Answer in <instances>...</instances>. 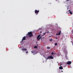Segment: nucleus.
<instances>
[{"instance_id": "obj_14", "label": "nucleus", "mask_w": 73, "mask_h": 73, "mask_svg": "<svg viewBox=\"0 0 73 73\" xmlns=\"http://www.w3.org/2000/svg\"><path fill=\"white\" fill-rule=\"evenodd\" d=\"M47 48L48 49H50V48L49 47V46H47Z\"/></svg>"}, {"instance_id": "obj_38", "label": "nucleus", "mask_w": 73, "mask_h": 73, "mask_svg": "<svg viewBox=\"0 0 73 73\" xmlns=\"http://www.w3.org/2000/svg\"><path fill=\"white\" fill-rule=\"evenodd\" d=\"M52 36H53V35H52Z\"/></svg>"}, {"instance_id": "obj_39", "label": "nucleus", "mask_w": 73, "mask_h": 73, "mask_svg": "<svg viewBox=\"0 0 73 73\" xmlns=\"http://www.w3.org/2000/svg\"><path fill=\"white\" fill-rule=\"evenodd\" d=\"M51 33H52V32H51Z\"/></svg>"}, {"instance_id": "obj_31", "label": "nucleus", "mask_w": 73, "mask_h": 73, "mask_svg": "<svg viewBox=\"0 0 73 73\" xmlns=\"http://www.w3.org/2000/svg\"><path fill=\"white\" fill-rule=\"evenodd\" d=\"M51 37V36H49V37Z\"/></svg>"}, {"instance_id": "obj_29", "label": "nucleus", "mask_w": 73, "mask_h": 73, "mask_svg": "<svg viewBox=\"0 0 73 73\" xmlns=\"http://www.w3.org/2000/svg\"><path fill=\"white\" fill-rule=\"evenodd\" d=\"M67 1H69V0H66Z\"/></svg>"}, {"instance_id": "obj_25", "label": "nucleus", "mask_w": 73, "mask_h": 73, "mask_svg": "<svg viewBox=\"0 0 73 73\" xmlns=\"http://www.w3.org/2000/svg\"><path fill=\"white\" fill-rule=\"evenodd\" d=\"M40 39V38H38V40H39Z\"/></svg>"}, {"instance_id": "obj_22", "label": "nucleus", "mask_w": 73, "mask_h": 73, "mask_svg": "<svg viewBox=\"0 0 73 73\" xmlns=\"http://www.w3.org/2000/svg\"><path fill=\"white\" fill-rule=\"evenodd\" d=\"M46 32V33H49V31H47Z\"/></svg>"}, {"instance_id": "obj_8", "label": "nucleus", "mask_w": 73, "mask_h": 73, "mask_svg": "<svg viewBox=\"0 0 73 73\" xmlns=\"http://www.w3.org/2000/svg\"><path fill=\"white\" fill-rule=\"evenodd\" d=\"M61 31H59V33H58V36H59V35H61Z\"/></svg>"}, {"instance_id": "obj_26", "label": "nucleus", "mask_w": 73, "mask_h": 73, "mask_svg": "<svg viewBox=\"0 0 73 73\" xmlns=\"http://www.w3.org/2000/svg\"><path fill=\"white\" fill-rule=\"evenodd\" d=\"M56 35H58V34L57 33L56 34Z\"/></svg>"}, {"instance_id": "obj_5", "label": "nucleus", "mask_w": 73, "mask_h": 73, "mask_svg": "<svg viewBox=\"0 0 73 73\" xmlns=\"http://www.w3.org/2000/svg\"><path fill=\"white\" fill-rule=\"evenodd\" d=\"M25 39H26V36H25L22 39V41L23 40H23H25Z\"/></svg>"}, {"instance_id": "obj_18", "label": "nucleus", "mask_w": 73, "mask_h": 73, "mask_svg": "<svg viewBox=\"0 0 73 73\" xmlns=\"http://www.w3.org/2000/svg\"><path fill=\"white\" fill-rule=\"evenodd\" d=\"M54 53L53 52L51 53V54H52V55H53V54H54Z\"/></svg>"}, {"instance_id": "obj_17", "label": "nucleus", "mask_w": 73, "mask_h": 73, "mask_svg": "<svg viewBox=\"0 0 73 73\" xmlns=\"http://www.w3.org/2000/svg\"><path fill=\"white\" fill-rule=\"evenodd\" d=\"M57 44H58L57 43H55V46H56V45H57Z\"/></svg>"}, {"instance_id": "obj_33", "label": "nucleus", "mask_w": 73, "mask_h": 73, "mask_svg": "<svg viewBox=\"0 0 73 73\" xmlns=\"http://www.w3.org/2000/svg\"><path fill=\"white\" fill-rule=\"evenodd\" d=\"M61 65H62V64H60V66H61Z\"/></svg>"}, {"instance_id": "obj_23", "label": "nucleus", "mask_w": 73, "mask_h": 73, "mask_svg": "<svg viewBox=\"0 0 73 73\" xmlns=\"http://www.w3.org/2000/svg\"><path fill=\"white\" fill-rule=\"evenodd\" d=\"M55 39H57V37H55Z\"/></svg>"}, {"instance_id": "obj_30", "label": "nucleus", "mask_w": 73, "mask_h": 73, "mask_svg": "<svg viewBox=\"0 0 73 73\" xmlns=\"http://www.w3.org/2000/svg\"><path fill=\"white\" fill-rule=\"evenodd\" d=\"M40 33H42V31H40Z\"/></svg>"}, {"instance_id": "obj_37", "label": "nucleus", "mask_w": 73, "mask_h": 73, "mask_svg": "<svg viewBox=\"0 0 73 73\" xmlns=\"http://www.w3.org/2000/svg\"><path fill=\"white\" fill-rule=\"evenodd\" d=\"M43 38H44V37H43Z\"/></svg>"}, {"instance_id": "obj_9", "label": "nucleus", "mask_w": 73, "mask_h": 73, "mask_svg": "<svg viewBox=\"0 0 73 73\" xmlns=\"http://www.w3.org/2000/svg\"><path fill=\"white\" fill-rule=\"evenodd\" d=\"M40 35H39L38 36H37V37L36 38V39H37V38H39V37H40Z\"/></svg>"}, {"instance_id": "obj_10", "label": "nucleus", "mask_w": 73, "mask_h": 73, "mask_svg": "<svg viewBox=\"0 0 73 73\" xmlns=\"http://www.w3.org/2000/svg\"><path fill=\"white\" fill-rule=\"evenodd\" d=\"M70 14V15H72L73 14V13H72V11H70V12H69Z\"/></svg>"}, {"instance_id": "obj_11", "label": "nucleus", "mask_w": 73, "mask_h": 73, "mask_svg": "<svg viewBox=\"0 0 73 73\" xmlns=\"http://www.w3.org/2000/svg\"><path fill=\"white\" fill-rule=\"evenodd\" d=\"M46 32L45 33H43V34H44V35H43L42 36H44V35H45V34H46Z\"/></svg>"}, {"instance_id": "obj_2", "label": "nucleus", "mask_w": 73, "mask_h": 73, "mask_svg": "<svg viewBox=\"0 0 73 73\" xmlns=\"http://www.w3.org/2000/svg\"><path fill=\"white\" fill-rule=\"evenodd\" d=\"M53 57L52 56L50 55L49 56H48L47 60L49 59V60H51V59H53Z\"/></svg>"}, {"instance_id": "obj_21", "label": "nucleus", "mask_w": 73, "mask_h": 73, "mask_svg": "<svg viewBox=\"0 0 73 73\" xmlns=\"http://www.w3.org/2000/svg\"><path fill=\"white\" fill-rule=\"evenodd\" d=\"M41 36H40V37L39 38V39H41Z\"/></svg>"}, {"instance_id": "obj_28", "label": "nucleus", "mask_w": 73, "mask_h": 73, "mask_svg": "<svg viewBox=\"0 0 73 73\" xmlns=\"http://www.w3.org/2000/svg\"><path fill=\"white\" fill-rule=\"evenodd\" d=\"M54 54H56V53H54Z\"/></svg>"}, {"instance_id": "obj_15", "label": "nucleus", "mask_w": 73, "mask_h": 73, "mask_svg": "<svg viewBox=\"0 0 73 73\" xmlns=\"http://www.w3.org/2000/svg\"><path fill=\"white\" fill-rule=\"evenodd\" d=\"M50 41H53V39L52 38H51L50 39Z\"/></svg>"}, {"instance_id": "obj_6", "label": "nucleus", "mask_w": 73, "mask_h": 73, "mask_svg": "<svg viewBox=\"0 0 73 73\" xmlns=\"http://www.w3.org/2000/svg\"><path fill=\"white\" fill-rule=\"evenodd\" d=\"M59 69H61V70L62 69H63V67L62 66H60L59 67Z\"/></svg>"}, {"instance_id": "obj_24", "label": "nucleus", "mask_w": 73, "mask_h": 73, "mask_svg": "<svg viewBox=\"0 0 73 73\" xmlns=\"http://www.w3.org/2000/svg\"><path fill=\"white\" fill-rule=\"evenodd\" d=\"M26 53H28V52L27 51Z\"/></svg>"}, {"instance_id": "obj_19", "label": "nucleus", "mask_w": 73, "mask_h": 73, "mask_svg": "<svg viewBox=\"0 0 73 73\" xmlns=\"http://www.w3.org/2000/svg\"><path fill=\"white\" fill-rule=\"evenodd\" d=\"M68 13V14H69V12H68V11L66 13Z\"/></svg>"}, {"instance_id": "obj_36", "label": "nucleus", "mask_w": 73, "mask_h": 73, "mask_svg": "<svg viewBox=\"0 0 73 73\" xmlns=\"http://www.w3.org/2000/svg\"><path fill=\"white\" fill-rule=\"evenodd\" d=\"M37 46H38V44H37Z\"/></svg>"}, {"instance_id": "obj_1", "label": "nucleus", "mask_w": 73, "mask_h": 73, "mask_svg": "<svg viewBox=\"0 0 73 73\" xmlns=\"http://www.w3.org/2000/svg\"><path fill=\"white\" fill-rule=\"evenodd\" d=\"M27 35L29 36V37H31L32 36H33V34L32 33V32L31 31H30V32L28 33Z\"/></svg>"}, {"instance_id": "obj_40", "label": "nucleus", "mask_w": 73, "mask_h": 73, "mask_svg": "<svg viewBox=\"0 0 73 73\" xmlns=\"http://www.w3.org/2000/svg\"><path fill=\"white\" fill-rule=\"evenodd\" d=\"M43 35H44V34H43Z\"/></svg>"}, {"instance_id": "obj_32", "label": "nucleus", "mask_w": 73, "mask_h": 73, "mask_svg": "<svg viewBox=\"0 0 73 73\" xmlns=\"http://www.w3.org/2000/svg\"><path fill=\"white\" fill-rule=\"evenodd\" d=\"M42 39H41V41H42Z\"/></svg>"}, {"instance_id": "obj_7", "label": "nucleus", "mask_w": 73, "mask_h": 73, "mask_svg": "<svg viewBox=\"0 0 73 73\" xmlns=\"http://www.w3.org/2000/svg\"><path fill=\"white\" fill-rule=\"evenodd\" d=\"M22 50H23V51H24V50H25V51H26V50H27V49L25 48H23L22 49Z\"/></svg>"}, {"instance_id": "obj_20", "label": "nucleus", "mask_w": 73, "mask_h": 73, "mask_svg": "<svg viewBox=\"0 0 73 73\" xmlns=\"http://www.w3.org/2000/svg\"><path fill=\"white\" fill-rule=\"evenodd\" d=\"M31 52L32 53H33V51H31Z\"/></svg>"}, {"instance_id": "obj_16", "label": "nucleus", "mask_w": 73, "mask_h": 73, "mask_svg": "<svg viewBox=\"0 0 73 73\" xmlns=\"http://www.w3.org/2000/svg\"><path fill=\"white\" fill-rule=\"evenodd\" d=\"M23 42V40H22V41L20 42V43L22 44Z\"/></svg>"}, {"instance_id": "obj_12", "label": "nucleus", "mask_w": 73, "mask_h": 73, "mask_svg": "<svg viewBox=\"0 0 73 73\" xmlns=\"http://www.w3.org/2000/svg\"><path fill=\"white\" fill-rule=\"evenodd\" d=\"M65 58H66V59H67V60L68 59V57L67 56V55H66L65 56Z\"/></svg>"}, {"instance_id": "obj_3", "label": "nucleus", "mask_w": 73, "mask_h": 73, "mask_svg": "<svg viewBox=\"0 0 73 73\" xmlns=\"http://www.w3.org/2000/svg\"><path fill=\"white\" fill-rule=\"evenodd\" d=\"M39 10L37 11V10H35V13H36V15H38V13L39 12Z\"/></svg>"}, {"instance_id": "obj_13", "label": "nucleus", "mask_w": 73, "mask_h": 73, "mask_svg": "<svg viewBox=\"0 0 73 73\" xmlns=\"http://www.w3.org/2000/svg\"><path fill=\"white\" fill-rule=\"evenodd\" d=\"M37 46H35L34 47V48H36V49L37 48Z\"/></svg>"}, {"instance_id": "obj_4", "label": "nucleus", "mask_w": 73, "mask_h": 73, "mask_svg": "<svg viewBox=\"0 0 73 73\" xmlns=\"http://www.w3.org/2000/svg\"><path fill=\"white\" fill-rule=\"evenodd\" d=\"M71 63H72V61H68L67 63V64L68 65H70V64H71Z\"/></svg>"}, {"instance_id": "obj_27", "label": "nucleus", "mask_w": 73, "mask_h": 73, "mask_svg": "<svg viewBox=\"0 0 73 73\" xmlns=\"http://www.w3.org/2000/svg\"><path fill=\"white\" fill-rule=\"evenodd\" d=\"M71 11H70V10H69V11H68V12H70Z\"/></svg>"}, {"instance_id": "obj_35", "label": "nucleus", "mask_w": 73, "mask_h": 73, "mask_svg": "<svg viewBox=\"0 0 73 73\" xmlns=\"http://www.w3.org/2000/svg\"><path fill=\"white\" fill-rule=\"evenodd\" d=\"M37 42L36 43V44H37Z\"/></svg>"}, {"instance_id": "obj_34", "label": "nucleus", "mask_w": 73, "mask_h": 73, "mask_svg": "<svg viewBox=\"0 0 73 73\" xmlns=\"http://www.w3.org/2000/svg\"><path fill=\"white\" fill-rule=\"evenodd\" d=\"M61 72H63V71H62H62H61Z\"/></svg>"}]
</instances>
